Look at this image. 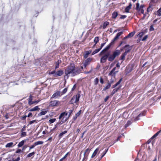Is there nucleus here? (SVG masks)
<instances>
[{
  "label": "nucleus",
  "mask_w": 161,
  "mask_h": 161,
  "mask_svg": "<svg viewBox=\"0 0 161 161\" xmlns=\"http://www.w3.org/2000/svg\"><path fill=\"white\" fill-rule=\"evenodd\" d=\"M83 69V66L81 69H75V65L74 64H71L65 69L64 73L66 76L71 75L74 76L79 74L81 71V69Z\"/></svg>",
  "instance_id": "nucleus-1"
},
{
  "label": "nucleus",
  "mask_w": 161,
  "mask_h": 161,
  "mask_svg": "<svg viewBox=\"0 0 161 161\" xmlns=\"http://www.w3.org/2000/svg\"><path fill=\"white\" fill-rule=\"evenodd\" d=\"M122 78H121L119 81L115 85H114L113 86V88H114L118 86L116 88H115L114 89L112 92L111 93V95L112 96L115 93H116V92H117L120 89L121 87V86L120 85V83L122 81Z\"/></svg>",
  "instance_id": "nucleus-2"
},
{
  "label": "nucleus",
  "mask_w": 161,
  "mask_h": 161,
  "mask_svg": "<svg viewBox=\"0 0 161 161\" xmlns=\"http://www.w3.org/2000/svg\"><path fill=\"white\" fill-rule=\"evenodd\" d=\"M120 54V51L119 50H117L114 52L112 55H110L108 57V60L109 61H113L115 58V57Z\"/></svg>",
  "instance_id": "nucleus-3"
},
{
  "label": "nucleus",
  "mask_w": 161,
  "mask_h": 161,
  "mask_svg": "<svg viewBox=\"0 0 161 161\" xmlns=\"http://www.w3.org/2000/svg\"><path fill=\"white\" fill-rule=\"evenodd\" d=\"M68 113L64 112L62 113L59 117V119H62L61 122L62 123H64L69 118L67 116Z\"/></svg>",
  "instance_id": "nucleus-4"
},
{
  "label": "nucleus",
  "mask_w": 161,
  "mask_h": 161,
  "mask_svg": "<svg viewBox=\"0 0 161 161\" xmlns=\"http://www.w3.org/2000/svg\"><path fill=\"white\" fill-rule=\"evenodd\" d=\"M80 97V95L73 96L71 99L69 103L71 104L76 103L79 101Z\"/></svg>",
  "instance_id": "nucleus-5"
},
{
  "label": "nucleus",
  "mask_w": 161,
  "mask_h": 161,
  "mask_svg": "<svg viewBox=\"0 0 161 161\" xmlns=\"http://www.w3.org/2000/svg\"><path fill=\"white\" fill-rule=\"evenodd\" d=\"M60 103V102L58 100L52 101L49 103V106L51 107L58 106Z\"/></svg>",
  "instance_id": "nucleus-6"
},
{
  "label": "nucleus",
  "mask_w": 161,
  "mask_h": 161,
  "mask_svg": "<svg viewBox=\"0 0 161 161\" xmlns=\"http://www.w3.org/2000/svg\"><path fill=\"white\" fill-rule=\"evenodd\" d=\"M116 67H115L111 70L108 74V75L115 77L116 74L118 72V70H116Z\"/></svg>",
  "instance_id": "nucleus-7"
},
{
  "label": "nucleus",
  "mask_w": 161,
  "mask_h": 161,
  "mask_svg": "<svg viewBox=\"0 0 161 161\" xmlns=\"http://www.w3.org/2000/svg\"><path fill=\"white\" fill-rule=\"evenodd\" d=\"M123 33V31H121L118 33L116 36L114 37L112 41L110 43V44H113L114 42L117 40L119 37Z\"/></svg>",
  "instance_id": "nucleus-8"
},
{
  "label": "nucleus",
  "mask_w": 161,
  "mask_h": 161,
  "mask_svg": "<svg viewBox=\"0 0 161 161\" xmlns=\"http://www.w3.org/2000/svg\"><path fill=\"white\" fill-rule=\"evenodd\" d=\"M61 95V92L60 91H58L54 93L51 97V98H57Z\"/></svg>",
  "instance_id": "nucleus-9"
},
{
  "label": "nucleus",
  "mask_w": 161,
  "mask_h": 161,
  "mask_svg": "<svg viewBox=\"0 0 161 161\" xmlns=\"http://www.w3.org/2000/svg\"><path fill=\"white\" fill-rule=\"evenodd\" d=\"M90 150L89 148H87L84 152V157L83 158V160H84L85 159L86 160L87 159V158L89 153L90 152Z\"/></svg>",
  "instance_id": "nucleus-10"
},
{
  "label": "nucleus",
  "mask_w": 161,
  "mask_h": 161,
  "mask_svg": "<svg viewBox=\"0 0 161 161\" xmlns=\"http://www.w3.org/2000/svg\"><path fill=\"white\" fill-rule=\"evenodd\" d=\"M109 56L108 53H107L103 56L101 58L100 62L102 63H104L106 62V60Z\"/></svg>",
  "instance_id": "nucleus-11"
},
{
  "label": "nucleus",
  "mask_w": 161,
  "mask_h": 161,
  "mask_svg": "<svg viewBox=\"0 0 161 161\" xmlns=\"http://www.w3.org/2000/svg\"><path fill=\"white\" fill-rule=\"evenodd\" d=\"M92 60V59L91 58H87L83 64V67L84 68H86L87 65L90 64Z\"/></svg>",
  "instance_id": "nucleus-12"
},
{
  "label": "nucleus",
  "mask_w": 161,
  "mask_h": 161,
  "mask_svg": "<svg viewBox=\"0 0 161 161\" xmlns=\"http://www.w3.org/2000/svg\"><path fill=\"white\" fill-rule=\"evenodd\" d=\"M48 111V110L46 109H43L41 110V111L38 114V116H40L45 114Z\"/></svg>",
  "instance_id": "nucleus-13"
},
{
  "label": "nucleus",
  "mask_w": 161,
  "mask_h": 161,
  "mask_svg": "<svg viewBox=\"0 0 161 161\" xmlns=\"http://www.w3.org/2000/svg\"><path fill=\"white\" fill-rule=\"evenodd\" d=\"M99 148L98 147L97 148L93 153L92 154L91 156V158H94L97 153H99L100 152L99 151Z\"/></svg>",
  "instance_id": "nucleus-14"
},
{
  "label": "nucleus",
  "mask_w": 161,
  "mask_h": 161,
  "mask_svg": "<svg viewBox=\"0 0 161 161\" xmlns=\"http://www.w3.org/2000/svg\"><path fill=\"white\" fill-rule=\"evenodd\" d=\"M124 48H125V52H126V53H128L131 50V48L130 47L129 45H126L124 47Z\"/></svg>",
  "instance_id": "nucleus-15"
},
{
  "label": "nucleus",
  "mask_w": 161,
  "mask_h": 161,
  "mask_svg": "<svg viewBox=\"0 0 161 161\" xmlns=\"http://www.w3.org/2000/svg\"><path fill=\"white\" fill-rule=\"evenodd\" d=\"M112 44H110H110L107 46L100 53V55H102V54L105 51H107L108 50L109 48H110V46L111 45H112Z\"/></svg>",
  "instance_id": "nucleus-16"
},
{
  "label": "nucleus",
  "mask_w": 161,
  "mask_h": 161,
  "mask_svg": "<svg viewBox=\"0 0 161 161\" xmlns=\"http://www.w3.org/2000/svg\"><path fill=\"white\" fill-rule=\"evenodd\" d=\"M64 73V71L62 70H59L57 71L56 72V77L58 76H60L62 75Z\"/></svg>",
  "instance_id": "nucleus-17"
},
{
  "label": "nucleus",
  "mask_w": 161,
  "mask_h": 161,
  "mask_svg": "<svg viewBox=\"0 0 161 161\" xmlns=\"http://www.w3.org/2000/svg\"><path fill=\"white\" fill-rule=\"evenodd\" d=\"M132 6V4L130 3L128 6L125 9V12L126 13H129V10L131 9Z\"/></svg>",
  "instance_id": "nucleus-18"
},
{
  "label": "nucleus",
  "mask_w": 161,
  "mask_h": 161,
  "mask_svg": "<svg viewBox=\"0 0 161 161\" xmlns=\"http://www.w3.org/2000/svg\"><path fill=\"white\" fill-rule=\"evenodd\" d=\"M26 142V140H22L19 143L18 145V147H20L23 145L25 142Z\"/></svg>",
  "instance_id": "nucleus-19"
},
{
  "label": "nucleus",
  "mask_w": 161,
  "mask_h": 161,
  "mask_svg": "<svg viewBox=\"0 0 161 161\" xmlns=\"http://www.w3.org/2000/svg\"><path fill=\"white\" fill-rule=\"evenodd\" d=\"M40 108H39V107L38 106H36L34 108H31L29 110L30 111H34L37 110H39Z\"/></svg>",
  "instance_id": "nucleus-20"
},
{
  "label": "nucleus",
  "mask_w": 161,
  "mask_h": 161,
  "mask_svg": "<svg viewBox=\"0 0 161 161\" xmlns=\"http://www.w3.org/2000/svg\"><path fill=\"white\" fill-rule=\"evenodd\" d=\"M13 144L14 143L12 142L8 143L5 145V147L7 148L12 147L13 146Z\"/></svg>",
  "instance_id": "nucleus-21"
},
{
  "label": "nucleus",
  "mask_w": 161,
  "mask_h": 161,
  "mask_svg": "<svg viewBox=\"0 0 161 161\" xmlns=\"http://www.w3.org/2000/svg\"><path fill=\"white\" fill-rule=\"evenodd\" d=\"M32 97L31 95L28 99V104L29 105L32 104Z\"/></svg>",
  "instance_id": "nucleus-22"
},
{
  "label": "nucleus",
  "mask_w": 161,
  "mask_h": 161,
  "mask_svg": "<svg viewBox=\"0 0 161 161\" xmlns=\"http://www.w3.org/2000/svg\"><path fill=\"white\" fill-rule=\"evenodd\" d=\"M118 15V13L117 12H114L112 14V17L113 19H115Z\"/></svg>",
  "instance_id": "nucleus-23"
},
{
  "label": "nucleus",
  "mask_w": 161,
  "mask_h": 161,
  "mask_svg": "<svg viewBox=\"0 0 161 161\" xmlns=\"http://www.w3.org/2000/svg\"><path fill=\"white\" fill-rule=\"evenodd\" d=\"M111 86V85H110V83H108L107 85L104 87V88L103 89V90L105 91L107 89L109 88Z\"/></svg>",
  "instance_id": "nucleus-24"
},
{
  "label": "nucleus",
  "mask_w": 161,
  "mask_h": 161,
  "mask_svg": "<svg viewBox=\"0 0 161 161\" xmlns=\"http://www.w3.org/2000/svg\"><path fill=\"white\" fill-rule=\"evenodd\" d=\"M35 145L37 146L39 145H42L43 143V142L42 141H38L35 142Z\"/></svg>",
  "instance_id": "nucleus-25"
},
{
  "label": "nucleus",
  "mask_w": 161,
  "mask_h": 161,
  "mask_svg": "<svg viewBox=\"0 0 161 161\" xmlns=\"http://www.w3.org/2000/svg\"><path fill=\"white\" fill-rule=\"evenodd\" d=\"M109 23L108 21H106V22H104L103 24V28L104 29L108 25H109Z\"/></svg>",
  "instance_id": "nucleus-26"
},
{
  "label": "nucleus",
  "mask_w": 161,
  "mask_h": 161,
  "mask_svg": "<svg viewBox=\"0 0 161 161\" xmlns=\"http://www.w3.org/2000/svg\"><path fill=\"white\" fill-rule=\"evenodd\" d=\"M145 114L144 113H142L140 114L136 118L135 120H139L140 119L139 117L141 116H144Z\"/></svg>",
  "instance_id": "nucleus-27"
},
{
  "label": "nucleus",
  "mask_w": 161,
  "mask_h": 161,
  "mask_svg": "<svg viewBox=\"0 0 161 161\" xmlns=\"http://www.w3.org/2000/svg\"><path fill=\"white\" fill-rule=\"evenodd\" d=\"M161 7L156 12V14H157L158 16H161Z\"/></svg>",
  "instance_id": "nucleus-28"
},
{
  "label": "nucleus",
  "mask_w": 161,
  "mask_h": 161,
  "mask_svg": "<svg viewBox=\"0 0 161 161\" xmlns=\"http://www.w3.org/2000/svg\"><path fill=\"white\" fill-rule=\"evenodd\" d=\"M90 52L89 51H86L85 52V53L84 55V57L85 58H87L88 55L90 54Z\"/></svg>",
  "instance_id": "nucleus-29"
},
{
  "label": "nucleus",
  "mask_w": 161,
  "mask_h": 161,
  "mask_svg": "<svg viewBox=\"0 0 161 161\" xmlns=\"http://www.w3.org/2000/svg\"><path fill=\"white\" fill-rule=\"evenodd\" d=\"M49 74L53 75V76L56 77V72L55 70H54L53 71L49 72Z\"/></svg>",
  "instance_id": "nucleus-30"
},
{
  "label": "nucleus",
  "mask_w": 161,
  "mask_h": 161,
  "mask_svg": "<svg viewBox=\"0 0 161 161\" xmlns=\"http://www.w3.org/2000/svg\"><path fill=\"white\" fill-rule=\"evenodd\" d=\"M135 34V32H132L131 33H130L128 35V36L129 38H130L134 36Z\"/></svg>",
  "instance_id": "nucleus-31"
},
{
  "label": "nucleus",
  "mask_w": 161,
  "mask_h": 161,
  "mask_svg": "<svg viewBox=\"0 0 161 161\" xmlns=\"http://www.w3.org/2000/svg\"><path fill=\"white\" fill-rule=\"evenodd\" d=\"M101 50V48H98L96 49L92 53V55H94L98 53Z\"/></svg>",
  "instance_id": "nucleus-32"
},
{
  "label": "nucleus",
  "mask_w": 161,
  "mask_h": 161,
  "mask_svg": "<svg viewBox=\"0 0 161 161\" xmlns=\"http://www.w3.org/2000/svg\"><path fill=\"white\" fill-rule=\"evenodd\" d=\"M35 154V153L33 152L31 153H29L27 155V157L29 158L33 156Z\"/></svg>",
  "instance_id": "nucleus-33"
},
{
  "label": "nucleus",
  "mask_w": 161,
  "mask_h": 161,
  "mask_svg": "<svg viewBox=\"0 0 161 161\" xmlns=\"http://www.w3.org/2000/svg\"><path fill=\"white\" fill-rule=\"evenodd\" d=\"M161 132V130L159 131L158 132H157L156 134H155L152 137V139H153L157 136L159 134V133Z\"/></svg>",
  "instance_id": "nucleus-34"
},
{
  "label": "nucleus",
  "mask_w": 161,
  "mask_h": 161,
  "mask_svg": "<svg viewBox=\"0 0 161 161\" xmlns=\"http://www.w3.org/2000/svg\"><path fill=\"white\" fill-rule=\"evenodd\" d=\"M99 80L98 78H96L94 80V83L95 85H97L98 83Z\"/></svg>",
  "instance_id": "nucleus-35"
},
{
  "label": "nucleus",
  "mask_w": 161,
  "mask_h": 161,
  "mask_svg": "<svg viewBox=\"0 0 161 161\" xmlns=\"http://www.w3.org/2000/svg\"><path fill=\"white\" fill-rule=\"evenodd\" d=\"M99 41V37H96L95 38L94 41L96 44H97V43Z\"/></svg>",
  "instance_id": "nucleus-36"
},
{
  "label": "nucleus",
  "mask_w": 161,
  "mask_h": 161,
  "mask_svg": "<svg viewBox=\"0 0 161 161\" xmlns=\"http://www.w3.org/2000/svg\"><path fill=\"white\" fill-rule=\"evenodd\" d=\"M61 62L60 60H58V62L56 63V66L55 67V68L57 69L59 67V64Z\"/></svg>",
  "instance_id": "nucleus-37"
},
{
  "label": "nucleus",
  "mask_w": 161,
  "mask_h": 161,
  "mask_svg": "<svg viewBox=\"0 0 161 161\" xmlns=\"http://www.w3.org/2000/svg\"><path fill=\"white\" fill-rule=\"evenodd\" d=\"M67 132V131L65 130L64 132H61V133L59 135V136L60 137H62L63 135L66 133Z\"/></svg>",
  "instance_id": "nucleus-38"
},
{
  "label": "nucleus",
  "mask_w": 161,
  "mask_h": 161,
  "mask_svg": "<svg viewBox=\"0 0 161 161\" xmlns=\"http://www.w3.org/2000/svg\"><path fill=\"white\" fill-rule=\"evenodd\" d=\"M136 9L138 10H140V4L139 3H136Z\"/></svg>",
  "instance_id": "nucleus-39"
},
{
  "label": "nucleus",
  "mask_w": 161,
  "mask_h": 161,
  "mask_svg": "<svg viewBox=\"0 0 161 161\" xmlns=\"http://www.w3.org/2000/svg\"><path fill=\"white\" fill-rule=\"evenodd\" d=\"M144 35V32H142L139 33L138 35V36L139 37H141Z\"/></svg>",
  "instance_id": "nucleus-40"
},
{
  "label": "nucleus",
  "mask_w": 161,
  "mask_h": 161,
  "mask_svg": "<svg viewBox=\"0 0 161 161\" xmlns=\"http://www.w3.org/2000/svg\"><path fill=\"white\" fill-rule=\"evenodd\" d=\"M67 91V88H65L61 92L62 95L64 94L65 93H66Z\"/></svg>",
  "instance_id": "nucleus-41"
},
{
  "label": "nucleus",
  "mask_w": 161,
  "mask_h": 161,
  "mask_svg": "<svg viewBox=\"0 0 161 161\" xmlns=\"http://www.w3.org/2000/svg\"><path fill=\"white\" fill-rule=\"evenodd\" d=\"M72 112H73V110H70L69 111L68 113H67L68 114H69L68 116H67L68 117V118L70 117V116L71 115V114L72 113Z\"/></svg>",
  "instance_id": "nucleus-42"
},
{
  "label": "nucleus",
  "mask_w": 161,
  "mask_h": 161,
  "mask_svg": "<svg viewBox=\"0 0 161 161\" xmlns=\"http://www.w3.org/2000/svg\"><path fill=\"white\" fill-rule=\"evenodd\" d=\"M125 56L123 53L121 55L120 59L124 60L125 59Z\"/></svg>",
  "instance_id": "nucleus-43"
},
{
  "label": "nucleus",
  "mask_w": 161,
  "mask_h": 161,
  "mask_svg": "<svg viewBox=\"0 0 161 161\" xmlns=\"http://www.w3.org/2000/svg\"><path fill=\"white\" fill-rule=\"evenodd\" d=\"M55 120H56L55 119H50L49 120V122H50V123H53L55 121Z\"/></svg>",
  "instance_id": "nucleus-44"
},
{
  "label": "nucleus",
  "mask_w": 161,
  "mask_h": 161,
  "mask_svg": "<svg viewBox=\"0 0 161 161\" xmlns=\"http://www.w3.org/2000/svg\"><path fill=\"white\" fill-rule=\"evenodd\" d=\"M21 133L22 136H25L26 135V133L25 132H23Z\"/></svg>",
  "instance_id": "nucleus-45"
},
{
  "label": "nucleus",
  "mask_w": 161,
  "mask_h": 161,
  "mask_svg": "<svg viewBox=\"0 0 161 161\" xmlns=\"http://www.w3.org/2000/svg\"><path fill=\"white\" fill-rule=\"evenodd\" d=\"M131 122L130 121H128L127 122V124H126L125 125V127H128L129 125H130L131 124Z\"/></svg>",
  "instance_id": "nucleus-46"
},
{
  "label": "nucleus",
  "mask_w": 161,
  "mask_h": 161,
  "mask_svg": "<svg viewBox=\"0 0 161 161\" xmlns=\"http://www.w3.org/2000/svg\"><path fill=\"white\" fill-rule=\"evenodd\" d=\"M148 37V36L147 35L145 36L142 39V41H145Z\"/></svg>",
  "instance_id": "nucleus-47"
},
{
  "label": "nucleus",
  "mask_w": 161,
  "mask_h": 161,
  "mask_svg": "<svg viewBox=\"0 0 161 161\" xmlns=\"http://www.w3.org/2000/svg\"><path fill=\"white\" fill-rule=\"evenodd\" d=\"M81 110H79L76 114L75 115L77 116L78 117L80 114L81 112Z\"/></svg>",
  "instance_id": "nucleus-48"
},
{
  "label": "nucleus",
  "mask_w": 161,
  "mask_h": 161,
  "mask_svg": "<svg viewBox=\"0 0 161 161\" xmlns=\"http://www.w3.org/2000/svg\"><path fill=\"white\" fill-rule=\"evenodd\" d=\"M100 82L102 84H103L104 83V81L102 77H100Z\"/></svg>",
  "instance_id": "nucleus-49"
},
{
  "label": "nucleus",
  "mask_w": 161,
  "mask_h": 161,
  "mask_svg": "<svg viewBox=\"0 0 161 161\" xmlns=\"http://www.w3.org/2000/svg\"><path fill=\"white\" fill-rule=\"evenodd\" d=\"M36 146L35 145V144L34 143V144L31 145V147H30L29 150H30L31 149L34 148Z\"/></svg>",
  "instance_id": "nucleus-50"
},
{
  "label": "nucleus",
  "mask_w": 161,
  "mask_h": 161,
  "mask_svg": "<svg viewBox=\"0 0 161 161\" xmlns=\"http://www.w3.org/2000/svg\"><path fill=\"white\" fill-rule=\"evenodd\" d=\"M36 121L35 120L30 121V122L29 123L28 125H31V124H33V123L35 122Z\"/></svg>",
  "instance_id": "nucleus-51"
},
{
  "label": "nucleus",
  "mask_w": 161,
  "mask_h": 161,
  "mask_svg": "<svg viewBox=\"0 0 161 161\" xmlns=\"http://www.w3.org/2000/svg\"><path fill=\"white\" fill-rule=\"evenodd\" d=\"M126 17V16L125 15H121V17H120V19H124Z\"/></svg>",
  "instance_id": "nucleus-52"
},
{
  "label": "nucleus",
  "mask_w": 161,
  "mask_h": 161,
  "mask_svg": "<svg viewBox=\"0 0 161 161\" xmlns=\"http://www.w3.org/2000/svg\"><path fill=\"white\" fill-rule=\"evenodd\" d=\"M69 153V152H68L62 158V159L64 160V159H65L67 156L68 154Z\"/></svg>",
  "instance_id": "nucleus-53"
},
{
  "label": "nucleus",
  "mask_w": 161,
  "mask_h": 161,
  "mask_svg": "<svg viewBox=\"0 0 161 161\" xmlns=\"http://www.w3.org/2000/svg\"><path fill=\"white\" fill-rule=\"evenodd\" d=\"M105 154H106L105 152H103L102 153V155H101V157L100 158V159H102L104 156L105 155Z\"/></svg>",
  "instance_id": "nucleus-54"
},
{
  "label": "nucleus",
  "mask_w": 161,
  "mask_h": 161,
  "mask_svg": "<svg viewBox=\"0 0 161 161\" xmlns=\"http://www.w3.org/2000/svg\"><path fill=\"white\" fill-rule=\"evenodd\" d=\"M154 30V29L152 26H151L150 27V31H153Z\"/></svg>",
  "instance_id": "nucleus-55"
},
{
  "label": "nucleus",
  "mask_w": 161,
  "mask_h": 161,
  "mask_svg": "<svg viewBox=\"0 0 161 161\" xmlns=\"http://www.w3.org/2000/svg\"><path fill=\"white\" fill-rule=\"evenodd\" d=\"M105 43H103L101 44V47L100 48H101V49L105 45Z\"/></svg>",
  "instance_id": "nucleus-56"
},
{
  "label": "nucleus",
  "mask_w": 161,
  "mask_h": 161,
  "mask_svg": "<svg viewBox=\"0 0 161 161\" xmlns=\"http://www.w3.org/2000/svg\"><path fill=\"white\" fill-rule=\"evenodd\" d=\"M108 98H109V96H107L104 99V101L105 102H106L108 99Z\"/></svg>",
  "instance_id": "nucleus-57"
},
{
  "label": "nucleus",
  "mask_w": 161,
  "mask_h": 161,
  "mask_svg": "<svg viewBox=\"0 0 161 161\" xmlns=\"http://www.w3.org/2000/svg\"><path fill=\"white\" fill-rule=\"evenodd\" d=\"M25 125L23 127V128H22V129L21 130V131H25Z\"/></svg>",
  "instance_id": "nucleus-58"
},
{
  "label": "nucleus",
  "mask_w": 161,
  "mask_h": 161,
  "mask_svg": "<svg viewBox=\"0 0 161 161\" xmlns=\"http://www.w3.org/2000/svg\"><path fill=\"white\" fill-rule=\"evenodd\" d=\"M151 10V7H149L147 8V12H149Z\"/></svg>",
  "instance_id": "nucleus-59"
},
{
  "label": "nucleus",
  "mask_w": 161,
  "mask_h": 161,
  "mask_svg": "<svg viewBox=\"0 0 161 161\" xmlns=\"http://www.w3.org/2000/svg\"><path fill=\"white\" fill-rule=\"evenodd\" d=\"M32 115V114L31 113H29L27 115V117H30V116H31Z\"/></svg>",
  "instance_id": "nucleus-60"
},
{
  "label": "nucleus",
  "mask_w": 161,
  "mask_h": 161,
  "mask_svg": "<svg viewBox=\"0 0 161 161\" xmlns=\"http://www.w3.org/2000/svg\"><path fill=\"white\" fill-rule=\"evenodd\" d=\"M21 151V150L20 149H18L16 151V153H20Z\"/></svg>",
  "instance_id": "nucleus-61"
},
{
  "label": "nucleus",
  "mask_w": 161,
  "mask_h": 161,
  "mask_svg": "<svg viewBox=\"0 0 161 161\" xmlns=\"http://www.w3.org/2000/svg\"><path fill=\"white\" fill-rule=\"evenodd\" d=\"M27 147V146H26V145H25L24 146L23 148V149H22V150H24Z\"/></svg>",
  "instance_id": "nucleus-62"
},
{
  "label": "nucleus",
  "mask_w": 161,
  "mask_h": 161,
  "mask_svg": "<svg viewBox=\"0 0 161 161\" xmlns=\"http://www.w3.org/2000/svg\"><path fill=\"white\" fill-rule=\"evenodd\" d=\"M114 82V80H111L109 82H108L109 83H110V85H111V84H112Z\"/></svg>",
  "instance_id": "nucleus-63"
},
{
  "label": "nucleus",
  "mask_w": 161,
  "mask_h": 161,
  "mask_svg": "<svg viewBox=\"0 0 161 161\" xmlns=\"http://www.w3.org/2000/svg\"><path fill=\"white\" fill-rule=\"evenodd\" d=\"M20 160V158L19 157H18L15 160L16 161H19Z\"/></svg>",
  "instance_id": "nucleus-64"
}]
</instances>
